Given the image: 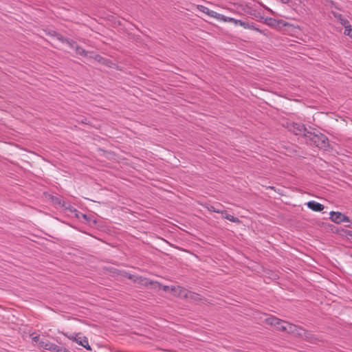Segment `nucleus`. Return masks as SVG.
I'll list each match as a JSON object with an SVG mask.
<instances>
[{
  "label": "nucleus",
  "instance_id": "20e7f679",
  "mask_svg": "<svg viewBox=\"0 0 352 352\" xmlns=\"http://www.w3.org/2000/svg\"><path fill=\"white\" fill-rule=\"evenodd\" d=\"M289 333H292L294 336H299L302 338L305 339H310L311 334L306 331L305 329H303L301 327L293 324L290 323V325L289 326L288 332Z\"/></svg>",
  "mask_w": 352,
  "mask_h": 352
},
{
  "label": "nucleus",
  "instance_id": "b1692460",
  "mask_svg": "<svg viewBox=\"0 0 352 352\" xmlns=\"http://www.w3.org/2000/svg\"><path fill=\"white\" fill-rule=\"evenodd\" d=\"M331 3L332 5H333V6L335 5L333 1H331Z\"/></svg>",
  "mask_w": 352,
  "mask_h": 352
},
{
  "label": "nucleus",
  "instance_id": "9b49d317",
  "mask_svg": "<svg viewBox=\"0 0 352 352\" xmlns=\"http://www.w3.org/2000/svg\"><path fill=\"white\" fill-rule=\"evenodd\" d=\"M74 340H75L79 345L85 347L86 349L91 350L88 339L86 337L74 338Z\"/></svg>",
  "mask_w": 352,
  "mask_h": 352
},
{
  "label": "nucleus",
  "instance_id": "f03ea898",
  "mask_svg": "<svg viewBox=\"0 0 352 352\" xmlns=\"http://www.w3.org/2000/svg\"><path fill=\"white\" fill-rule=\"evenodd\" d=\"M267 324L274 326L277 330L288 332L289 322L282 320L276 317L267 318L265 319Z\"/></svg>",
  "mask_w": 352,
  "mask_h": 352
},
{
  "label": "nucleus",
  "instance_id": "423d86ee",
  "mask_svg": "<svg viewBox=\"0 0 352 352\" xmlns=\"http://www.w3.org/2000/svg\"><path fill=\"white\" fill-rule=\"evenodd\" d=\"M290 131H292L296 135H303L305 138L307 133H309V131H308L305 126V125L301 123L293 124Z\"/></svg>",
  "mask_w": 352,
  "mask_h": 352
},
{
  "label": "nucleus",
  "instance_id": "f3484780",
  "mask_svg": "<svg viewBox=\"0 0 352 352\" xmlns=\"http://www.w3.org/2000/svg\"><path fill=\"white\" fill-rule=\"evenodd\" d=\"M344 34L352 38V28H351V25H350V31H349V30L346 31V28H344Z\"/></svg>",
  "mask_w": 352,
  "mask_h": 352
},
{
  "label": "nucleus",
  "instance_id": "5701e85b",
  "mask_svg": "<svg viewBox=\"0 0 352 352\" xmlns=\"http://www.w3.org/2000/svg\"><path fill=\"white\" fill-rule=\"evenodd\" d=\"M349 236H352V233L351 231L349 232V234H348Z\"/></svg>",
  "mask_w": 352,
  "mask_h": 352
},
{
  "label": "nucleus",
  "instance_id": "0eeeda50",
  "mask_svg": "<svg viewBox=\"0 0 352 352\" xmlns=\"http://www.w3.org/2000/svg\"><path fill=\"white\" fill-rule=\"evenodd\" d=\"M197 9L199 11L208 14L210 17L214 18L216 19H218L219 14H220L219 13H217V12L213 11V10H211L208 8H207L204 6H202V5H199L197 6Z\"/></svg>",
  "mask_w": 352,
  "mask_h": 352
},
{
  "label": "nucleus",
  "instance_id": "7ed1b4c3",
  "mask_svg": "<svg viewBox=\"0 0 352 352\" xmlns=\"http://www.w3.org/2000/svg\"><path fill=\"white\" fill-rule=\"evenodd\" d=\"M38 346L51 352H71L64 346H58L47 340H41L38 342Z\"/></svg>",
  "mask_w": 352,
  "mask_h": 352
},
{
  "label": "nucleus",
  "instance_id": "39448f33",
  "mask_svg": "<svg viewBox=\"0 0 352 352\" xmlns=\"http://www.w3.org/2000/svg\"><path fill=\"white\" fill-rule=\"evenodd\" d=\"M330 219L336 223H349V224L347 226L352 223V221L347 216L340 212L331 211L330 212Z\"/></svg>",
  "mask_w": 352,
  "mask_h": 352
},
{
  "label": "nucleus",
  "instance_id": "4468645a",
  "mask_svg": "<svg viewBox=\"0 0 352 352\" xmlns=\"http://www.w3.org/2000/svg\"><path fill=\"white\" fill-rule=\"evenodd\" d=\"M223 218L236 223H239L241 222L238 217H234L230 214H226V216H223Z\"/></svg>",
  "mask_w": 352,
  "mask_h": 352
},
{
  "label": "nucleus",
  "instance_id": "2eb2a0df",
  "mask_svg": "<svg viewBox=\"0 0 352 352\" xmlns=\"http://www.w3.org/2000/svg\"><path fill=\"white\" fill-rule=\"evenodd\" d=\"M205 208L210 211V212H217V213H220V214H223V212L221 211V210H219V209H217L214 206L212 205H210V204H206L205 206Z\"/></svg>",
  "mask_w": 352,
  "mask_h": 352
},
{
  "label": "nucleus",
  "instance_id": "4be33fe9",
  "mask_svg": "<svg viewBox=\"0 0 352 352\" xmlns=\"http://www.w3.org/2000/svg\"><path fill=\"white\" fill-rule=\"evenodd\" d=\"M83 218L87 219V215L86 214H83Z\"/></svg>",
  "mask_w": 352,
  "mask_h": 352
},
{
  "label": "nucleus",
  "instance_id": "aec40b11",
  "mask_svg": "<svg viewBox=\"0 0 352 352\" xmlns=\"http://www.w3.org/2000/svg\"><path fill=\"white\" fill-rule=\"evenodd\" d=\"M223 212V214H221L223 216H226V214H228L226 210H221Z\"/></svg>",
  "mask_w": 352,
  "mask_h": 352
},
{
  "label": "nucleus",
  "instance_id": "a211bd4d",
  "mask_svg": "<svg viewBox=\"0 0 352 352\" xmlns=\"http://www.w3.org/2000/svg\"><path fill=\"white\" fill-rule=\"evenodd\" d=\"M32 339L33 342H36L39 340V336L38 335V336H35L32 337Z\"/></svg>",
  "mask_w": 352,
  "mask_h": 352
},
{
  "label": "nucleus",
  "instance_id": "f8f14e48",
  "mask_svg": "<svg viewBox=\"0 0 352 352\" xmlns=\"http://www.w3.org/2000/svg\"><path fill=\"white\" fill-rule=\"evenodd\" d=\"M239 25L242 26L245 29L253 30H256V31H258V32L260 31L258 30V28H256L254 25L253 23H250L249 21H241V20Z\"/></svg>",
  "mask_w": 352,
  "mask_h": 352
},
{
  "label": "nucleus",
  "instance_id": "ddd939ff",
  "mask_svg": "<svg viewBox=\"0 0 352 352\" xmlns=\"http://www.w3.org/2000/svg\"><path fill=\"white\" fill-rule=\"evenodd\" d=\"M60 41H61L63 43H66L72 48H74L75 46L77 45L75 41H74L72 39L67 38H63V36H59L58 38Z\"/></svg>",
  "mask_w": 352,
  "mask_h": 352
},
{
  "label": "nucleus",
  "instance_id": "dca6fc26",
  "mask_svg": "<svg viewBox=\"0 0 352 352\" xmlns=\"http://www.w3.org/2000/svg\"><path fill=\"white\" fill-rule=\"evenodd\" d=\"M74 49L76 50V53L79 55L86 56L87 54V52L78 45H76Z\"/></svg>",
  "mask_w": 352,
  "mask_h": 352
},
{
  "label": "nucleus",
  "instance_id": "6ab92c4d",
  "mask_svg": "<svg viewBox=\"0 0 352 352\" xmlns=\"http://www.w3.org/2000/svg\"><path fill=\"white\" fill-rule=\"evenodd\" d=\"M96 60H97L98 62H101L102 59H103L100 56L97 55L96 56Z\"/></svg>",
  "mask_w": 352,
  "mask_h": 352
},
{
  "label": "nucleus",
  "instance_id": "1a4fd4ad",
  "mask_svg": "<svg viewBox=\"0 0 352 352\" xmlns=\"http://www.w3.org/2000/svg\"><path fill=\"white\" fill-rule=\"evenodd\" d=\"M306 204L309 209L315 212H320L324 208L322 204L315 201H308Z\"/></svg>",
  "mask_w": 352,
  "mask_h": 352
},
{
  "label": "nucleus",
  "instance_id": "9d476101",
  "mask_svg": "<svg viewBox=\"0 0 352 352\" xmlns=\"http://www.w3.org/2000/svg\"><path fill=\"white\" fill-rule=\"evenodd\" d=\"M217 20L223 22L233 23L235 25H239L241 22V20L235 19L232 17L226 16L221 14H219V16Z\"/></svg>",
  "mask_w": 352,
  "mask_h": 352
},
{
  "label": "nucleus",
  "instance_id": "f257e3e1",
  "mask_svg": "<svg viewBox=\"0 0 352 352\" xmlns=\"http://www.w3.org/2000/svg\"><path fill=\"white\" fill-rule=\"evenodd\" d=\"M306 138L309 140L310 144L319 148L326 150L329 146L328 138L321 133H315L309 131L307 133Z\"/></svg>",
  "mask_w": 352,
  "mask_h": 352
},
{
  "label": "nucleus",
  "instance_id": "412c9836",
  "mask_svg": "<svg viewBox=\"0 0 352 352\" xmlns=\"http://www.w3.org/2000/svg\"><path fill=\"white\" fill-rule=\"evenodd\" d=\"M283 3H286L289 2V0H280Z\"/></svg>",
  "mask_w": 352,
  "mask_h": 352
},
{
  "label": "nucleus",
  "instance_id": "6e6552de",
  "mask_svg": "<svg viewBox=\"0 0 352 352\" xmlns=\"http://www.w3.org/2000/svg\"><path fill=\"white\" fill-rule=\"evenodd\" d=\"M332 14L344 28H346V31H350V23L347 19L343 18L342 15L340 13L332 12Z\"/></svg>",
  "mask_w": 352,
  "mask_h": 352
}]
</instances>
